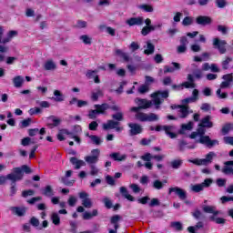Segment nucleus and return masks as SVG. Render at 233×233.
Returning <instances> with one entry per match:
<instances>
[{"label": "nucleus", "instance_id": "62", "mask_svg": "<svg viewBox=\"0 0 233 233\" xmlns=\"http://www.w3.org/2000/svg\"><path fill=\"white\" fill-rule=\"evenodd\" d=\"M37 134H39V128L28 129V135L30 137H34L35 136H37Z\"/></svg>", "mask_w": 233, "mask_h": 233}, {"label": "nucleus", "instance_id": "41", "mask_svg": "<svg viewBox=\"0 0 233 233\" xmlns=\"http://www.w3.org/2000/svg\"><path fill=\"white\" fill-rule=\"evenodd\" d=\"M170 227L177 232H181V230H183V224L179 221L171 222Z\"/></svg>", "mask_w": 233, "mask_h": 233}, {"label": "nucleus", "instance_id": "36", "mask_svg": "<svg viewBox=\"0 0 233 233\" xmlns=\"http://www.w3.org/2000/svg\"><path fill=\"white\" fill-rule=\"evenodd\" d=\"M65 134H66L67 136H72V133H70L69 131H67V129H60L56 137L58 141H65Z\"/></svg>", "mask_w": 233, "mask_h": 233}, {"label": "nucleus", "instance_id": "27", "mask_svg": "<svg viewBox=\"0 0 233 233\" xmlns=\"http://www.w3.org/2000/svg\"><path fill=\"white\" fill-rule=\"evenodd\" d=\"M94 107L96 108L97 114H105V112L110 108V106L106 103H104L102 105H95Z\"/></svg>", "mask_w": 233, "mask_h": 233}, {"label": "nucleus", "instance_id": "11", "mask_svg": "<svg viewBox=\"0 0 233 233\" xmlns=\"http://www.w3.org/2000/svg\"><path fill=\"white\" fill-rule=\"evenodd\" d=\"M121 219H123V217L120 215H114L110 218V224L114 226V229L109 228V233H117V229L119 228V221H121Z\"/></svg>", "mask_w": 233, "mask_h": 233}, {"label": "nucleus", "instance_id": "13", "mask_svg": "<svg viewBox=\"0 0 233 233\" xmlns=\"http://www.w3.org/2000/svg\"><path fill=\"white\" fill-rule=\"evenodd\" d=\"M144 23L146 25L141 30V34L144 36L148 35L150 32H154L156 30V26L152 25V20H150V18H147L146 20H144Z\"/></svg>", "mask_w": 233, "mask_h": 233}, {"label": "nucleus", "instance_id": "14", "mask_svg": "<svg viewBox=\"0 0 233 233\" xmlns=\"http://www.w3.org/2000/svg\"><path fill=\"white\" fill-rule=\"evenodd\" d=\"M128 127L130 128L129 130L130 136H137V134H141L143 132V127L139 124L129 123Z\"/></svg>", "mask_w": 233, "mask_h": 233}, {"label": "nucleus", "instance_id": "46", "mask_svg": "<svg viewBox=\"0 0 233 233\" xmlns=\"http://www.w3.org/2000/svg\"><path fill=\"white\" fill-rule=\"evenodd\" d=\"M209 219L211 221H215V223H217L218 225H225V223H227V219L221 218H216L214 216L210 217Z\"/></svg>", "mask_w": 233, "mask_h": 233}, {"label": "nucleus", "instance_id": "1", "mask_svg": "<svg viewBox=\"0 0 233 233\" xmlns=\"http://www.w3.org/2000/svg\"><path fill=\"white\" fill-rule=\"evenodd\" d=\"M168 90L157 91L151 94L153 101L143 98H136L135 103L137 105L140 110H147V108H150L153 104L155 105V108L157 110H159L160 105L163 104V102L168 97Z\"/></svg>", "mask_w": 233, "mask_h": 233}, {"label": "nucleus", "instance_id": "49", "mask_svg": "<svg viewBox=\"0 0 233 233\" xmlns=\"http://www.w3.org/2000/svg\"><path fill=\"white\" fill-rule=\"evenodd\" d=\"M148 90H150V86L147 84L140 86L138 88L139 94H147V92H148Z\"/></svg>", "mask_w": 233, "mask_h": 233}, {"label": "nucleus", "instance_id": "58", "mask_svg": "<svg viewBox=\"0 0 233 233\" xmlns=\"http://www.w3.org/2000/svg\"><path fill=\"white\" fill-rule=\"evenodd\" d=\"M97 115H99L96 111V109H91L88 113L89 119H96L97 117Z\"/></svg>", "mask_w": 233, "mask_h": 233}, {"label": "nucleus", "instance_id": "8", "mask_svg": "<svg viewBox=\"0 0 233 233\" xmlns=\"http://www.w3.org/2000/svg\"><path fill=\"white\" fill-rule=\"evenodd\" d=\"M9 210H11L14 216H17V218H24V216H26V210H28V208L25 206H15L10 207Z\"/></svg>", "mask_w": 233, "mask_h": 233}, {"label": "nucleus", "instance_id": "12", "mask_svg": "<svg viewBox=\"0 0 233 233\" xmlns=\"http://www.w3.org/2000/svg\"><path fill=\"white\" fill-rule=\"evenodd\" d=\"M172 192H175L176 195L181 199L182 201H185L187 199V191L179 187H169L168 188V194H172Z\"/></svg>", "mask_w": 233, "mask_h": 233}, {"label": "nucleus", "instance_id": "64", "mask_svg": "<svg viewBox=\"0 0 233 233\" xmlns=\"http://www.w3.org/2000/svg\"><path fill=\"white\" fill-rule=\"evenodd\" d=\"M224 142L226 145H232L233 146V137H225Z\"/></svg>", "mask_w": 233, "mask_h": 233}, {"label": "nucleus", "instance_id": "45", "mask_svg": "<svg viewBox=\"0 0 233 233\" xmlns=\"http://www.w3.org/2000/svg\"><path fill=\"white\" fill-rule=\"evenodd\" d=\"M138 8L140 10H143L144 12H154V6H152L151 5H147V4H144V5H138Z\"/></svg>", "mask_w": 233, "mask_h": 233}, {"label": "nucleus", "instance_id": "6", "mask_svg": "<svg viewBox=\"0 0 233 233\" xmlns=\"http://www.w3.org/2000/svg\"><path fill=\"white\" fill-rule=\"evenodd\" d=\"M213 46L218 50L219 54H227V41L219 38H214Z\"/></svg>", "mask_w": 233, "mask_h": 233}, {"label": "nucleus", "instance_id": "32", "mask_svg": "<svg viewBox=\"0 0 233 233\" xmlns=\"http://www.w3.org/2000/svg\"><path fill=\"white\" fill-rule=\"evenodd\" d=\"M42 194L46 198H52V196H54V189L52 188V186H46L45 188L42 189Z\"/></svg>", "mask_w": 233, "mask_h": 233}, {"label": "nucleus", "instance_id": "53", "mask_svg": "<svg viewBox=\"0 0 233 233\" xmlns=\"http://www.w3.org/2000/svg\"><path fill=\"white\" fill-rule=\"evenodd\" d=\"M182 90L184 88H196V83H191V82H184L181 84Z\"/></svg>", "mask_w": 233, "mask_h": 233}, {"label": "nucleus", "instance_id": "22", "mask_svg": "<svg viewBox=\"0 0 233 233\" xmlns=\"http://www.w3.org/2000/svg\"><path fill=\"white\" fill-rule=\"evenodd\" d=\"M13 84L15 88H21L25 85V77L22 76H16L13 78Z\"/></svg>", "mask_w": 233, "mask_h": 233}, {"label": "nucleus", "instance_id": "39", "mask_svg": "<svg viewBox=\"0 0 233 233\" xmlns=\"http://www.w3.org/2000/svg\"><path fill=\"white\" fill-rule=\"evenodd\" d=\"M51 221L56 227H59V225H61V218H59V214L52 213V215H51Z\"/></svg>", "mask_w": 233, "mask_h": 233}, {"label": "nucleus", "instance_id": "21", "mask_svg": "<svg viewBox=\"0 0 233 233\" xmlns=\"http://www.w3.org/2000/svg\"><path fill=\"white\" fill-rule=\"evenodd\" d=\"M103 90L101 89V87H97L91 92V100L98 101L99 97H103Z\"/></svg>", "mask_w": 233, "mask_h": 233}, {"label": "nucleus", "instance_id": "9", "mask_svg": "<svg viewBox=\"0 0 233 233\" xmlns=\"http://www.w3.org/2000/svg\"><path fill=\"white\" fill-rule=\"evenodd\" d=\"M78 196L82 199V205L85 208H92L94 207V202H92V198H88V193L82 191Z\"/></svg>", "mask_w": 233, "mask_h": 233}, {"label": "nucleus", "instance_id": "24", "mask_svg": "<svg viewBox=\"0 0 233 233\" xmlns=\"http://www.w3.org/2000/svg\"><path fill=\"white\" fill-rule=\"evenodd\" d=\"M115 56H116L117 57H121L122 59H124V61H126V63H128V61H131V58L128 56V54L124 52L121 49H116Z\"/></svg>", "mask_w": 233, "mask_h": 233}, {"label": "nucleus", "instance_id": "33", "mask_svg": "<svg viewBox=\"0 0 233 233\" xmlns=\"http://www.w3.org/2000/svg\"><path fill=\"white\" fill-rule=\"evenodd\" d=\"M49 121H52L53 124H48V127H59L61 125V118L56 116H50L47 117Z\"/></svg>", "mask_w": 233, "mask_h": 233}, {"label": "nucleus", "instance_id": "35", "mask_svg": "<svg viewBox=\"0 0 233 233\" xmlns=\"http://www.w3.org/2000/svg\"><path fill=\"white\" fill-rule=\"evenodd\" d=\"M178 108H180L179 110L180 117L182 119H185V117L188 116V106H186V105L178 106Z\"/></svg>", "mask_w": 233, "mask_h": 233}, {"label": "nucleus", "instance_id": "60", "mask_svg": "<svg viewBox=\"0 0 233 233\" xmlns=\"http://www.w3.org/2000/svg\"><path fill=\"white\" fill-rule=\"evenodd\" d=\"M90 169H91L90 174L92 176H97L99 174V168H97V167L91 165Z\"/></svg>", "mask_w": 233, "mask_h": 233}, {"label": "nucleus", "instance_id": "43", "mask_svg": "<svg viewBox=\"0 0 233 233\" xmlns=\"http://www.w3.org/2000/svg\"><path fill=\"white\" fill-rule=\"evenodd\" d=\"M183 26H190V25H194V17L191 16H186L182 20Z\"/></svg>", "mask_w": 233, "mask_h": 233}, {"label": "nucleus", "instance_id": "3", "mask_svg": "<svg viewBox=\"0 0 233 233\" xmlns=\"http://www.w3.org/2000/svg\"><path fill=\"white\" fill-rule=\"evenodd\" d=\"M205 127H199L198 128L197 134H198L200 137L198 143H201V145H206L208 148H212L213 147H216V145H219V141L218 139H210L209 136H205Z\"/></svg>", "mask_w": 233, "mask_h": 233}, {"label": "nucleus", "instance_id": "54", "mask_svg": "<svg viewBox=\"0 0 233 233\" xmlns=\"http://www.w3.org/2000/svg\"><path fill=\"white\" fill-rule=\"evenodd\" d=\"M103 203L105 204V207L106 208H112V207H113L112 200H110V198H108L106 197H105L103 198Z\"/></svg>", "mask_w": 233, "mask_h": 233}, {"label": "nucleus", "instance_id": "26", "mask_svg": "<svg viewBox=\"0 0 233 233\" xmlns=\"http://www.w3.org/2000/svg\"><path fill=\"white\" fill-rule=\"evenodd\" d=\"M70 163H72V165H75V168L76 170H79V168H81V167H85L86 165V163H85V161L79 160L74 157L70 158Z\"/></svg>", "mask_w": 233, "mask_h": 233}, {"label": "nucleus", "instance_id": "55", "mask_svg": "<svg viewBox=\"0 0 233 233\" xmlns=\"http://www.w3.org/2000/svg\"><path fill=\"white\" fill-rule=\"evenodd\" d=\"M129 187L132 189L134 194H139L141 192V187L137 184H131Z\"/></svg>", "mask_w": 233, "mask_h": 233}, {"label": "nucleus", "instance_id": "20", "mask_svg": "<svg viewBox=\"0 0 233 233\" xmlns=\"http://www.w3.org/2000/svg\"><path fill=\"white\" fill-rule=\"evenodd\" d=\"M210 119H212V116H206L204 118L201 119V123L198 125V127H204L205 128H212V127H214V123H212Z\"/></svg>", "mask_w": 233, "mask_h": 233}, {"label": "nucleus", "instance_id": "30", "mask_svg": "<svg viewBox=\"0 0 233 233\" xmlns=\"http://www.w3.org/2000/svg\"><path fill=\"white\" fill-rule=\"evenodd\" d=\"M155 50H156V46L152 44V42L147 41V49L144 51V54H146V56H152Z\"/></svg>", "mask_w": 233, "mask_h": 233}, {"label": "nucleus", "instance_id": "51", "mask_svg": "<svg viewBox=\"0 0 233 233\" xmlns=\"http://www.w3.org/2000/svg\"><path fill=\"white\" fill-rule=\"evenodd\" d=\"M163 187H164V184L160 180H155L153 182V187H155L156 190H161V188H163Z\"/></svg>", "mask_w": 233, "mask_h": 233}, {"label": "nucleus", "instance_id": "48", "mask_svg": "<svg viewBox=\"0 0 233 233\" xmlns=\"http://www.w3.org/2000/svg\"><path fill=\"white\" fill-rule=\"evenodd\" d=\"M158 120H159V116L154 113L147 114V121L152 122V121H158Z\"/></svg>", "mask_w": 233, "mask_h": 233}, {"label": "nucleus", "instance_id": "40", "mask_svg": "<svg viewBox=\"0 0 233 233\" xmlns=\"http://www.w3.org/2000/svg\"><path fill=\"white\" fill-rule=\"evenodd\" d=\"M89 139L91 140L93 145L99 146V145H101L103 143V140L101 139V137H97L96 135L89 136Z\"/></svg>", "mask_w": 233, "mask_h": 233}, {"label": "nucleus", "instance_id": "10", "mask_svg": "<svg viewBox=\"0 0 233 233\" xmlns=\"http://www.w3.org/2000/svg\"><path fill=\"white\" fill-rule=\"evenodd\" d=\"M110 110H113L114 112H116V114H113L111 116L112 119H115V121H117L119 123L120 121H123L125 119V116L123 113L121 112V107L117 105L111 106Z\"/></svg>", "mask_w": 233, "mask_h": 233}, {"label": "nucleus", "instance_id": "2", "mask_svg": "<svg viewBox=\"0 0 233 233\" xmlns=\"http://www.w3.org/2000/svg\"><path fill=\"white\" fill-rule=\"evenodd\" d=\"M25 174L21 171L19 167H14L12 173L6 176H0V185H5L6 181H11L12 183H16V181H21Z\"/></svg>", "mask_w": 233, "mask_h": 233}, {"label": "nucleus", "instance_id": "37", "mask_svg": "<svg viewBox=\"0 0 233 233\" xmlns=\"http://www.w3.org/2000/svg\"><path fill=\"white\" fill-rule=\"evenodd\" d=\"M44 68L45 70H56V68H57V66H56L54 60H47L45 63Z\"/></svg>", "mask_w": 233, "mask_h": 233}, {"label": "nucleus", "instance_id": "59", "mask_svg": "<svg viewBox=\"0 0 233 233\" xmlns=\"http://www.w3.org/2000/svg\"><path fill=\"white\" fill-rule=\"evenodd\" d=\"M22 174H23V171L25 173V174H32V168H30L28 166L26 165H23L21 167H19Z\"/></svg>", "mask_w": 233, "mask_h": 233}, {"label": "nucleus", "instance_id": "23", "mask_svg": "<svg viewBox=\"0 0 233 233\" xmlns=\"http://www.w3.org/2000/svg\"><path fill=\"white\" fill-rule=\"evenodd\" d=\"M223 174H233V160L224 162Z\"/></svg>", "mask_w": 233, "mask_h": 233}, {"label": "nucleus", "instance_id": "25", "mask_svg": "<svg viewBox=\"0 0 233 233\" xmlns=\"http://www.w3.org/2000/svg\"><path fill=\"white\" fill-rule=\"evenodd\" d=\"M120 194L125 199H127V201H136V198L128 193V189L125 187H120Z\"/></svg>", "mask_w": 233, "mask_h": 233}, {"label": "nucleus", "instance_id": "52", "mask_svg": "<svg viewBox=\"0 0 233 233\" xmlns=\"http://www.w3.org/2000/svg\"><path fill=\"white\" fill-rule=\"evenodd\" d=\"M67 203L69 205V207H76V203H77V198L74 197V196H70Z\"/></svg>", "mask_w": 233, "mask_h": 233}, {"label": "nucleus", "instance_id": "15", "mask_svg": "<svg viewBox=\"0 0 233 233\" xmlns=\"http://www.w3.org/2000/svg\"><path fill=\"white\" fill-rule=\"evenodd\" d=\"M143 23H145V18H143L142 16L132 17L127 20V25H128L129 26H141Z\"/></svg>", "mask_w": 233, "mask_h": 233}, {"label": "nucleus", "instance_id": "42", "mask_svg": "<svg viewBox=\"0 0 233 233\" xmlns=\"http://www.w3.org/2000/svg\"><path fill=\"white\" fill-rule=\"evenodd\" d=\"M136 119H137V121H142V122H146L147 121V113H143V112H137L135 115Z\"/></svg>", "mask_w": 233, "mask_h": 233}, {"label": "nucleus", "instance_id": "16", "mask_svg": "<svg viewBox=\"0 0 233 233\" xmlns=\"http://www.w3.org/2000/svg\"><path fill=\"white\" fill-rule=\"evenodd\" d=\"M198 99H199V90L194 89L192 92V96L183 99L182 104L185 105L188 103H196Z\"/></svg>", "mask_w": 233, "mask_h": 233}, {"label": "nucleus", "instance_id": "5", "mask_svg": "<svg viewBox=\"0 0 233 233\" xmlns=\"http://www.w3.org/2000/svg\"><path fill=\"white\" fill-rule=\"evenodd\" d=\"M213 183L212 178H206L204 182L191 186L192 192H202L205 188H208Z\"/></svg>", "mask_w": 233, "mask_h": 233}, {"label": "nucleus", "instance_id": "7", "mask_svg": "<svg viewBox=\"0 0 233 233\" xmlns=\"http://www.w3.org/2000/svg\"><path fill=\"white\" fill-rule=\"evenodd\" d=\"M91 156L85 157V161L88 163V165H96L97 161H99V156L101 151L99 149H93L91 151Z\"/></svg>", "mask_w": 233, "mask_h": 233}, {"label": "nucleus", "instance_id": "56", "mask_svg": "<svg viewBox=\"0 0 233 233\" xmlns=\"http://www.w3.org/2000/svg\"><path fill=\"white\" fill-rule=\"evenodd\" d=\"M35 194V191H34V189L24 190L22 192V197L28 198V196H34Z\"/></svg>", "mask_w": 233, "mask_h": 233}, {"label": "nucleus", "instance_id": "57", "mask_svg": "<svg viewBox=\"0 0 233 233\" xmlns=\"http://www.w3.org/2000/svg\"><path fill=\"white\" fill-rule=\"evenodd\" d=\"M61 181L64 183V185H66V187H72L75 183L74 180H68L66 177H62Z\"/></svg>", "mask_w": 233, "mask_h": 233}, {"label": "nucleus", "instance_id": "63", "mask_svg": "<svg viewBox=\"0 0 233 233\" xmlns=\"http://www.w3.org/2000/svg\"><path fill=\"white\" fill-rule=\"evenodd\" d=\"M222 79H225L226 81H228V83H232L233 81L232 74L224 75L222 76Z\"/></svg>", "mask_w": 233, "mask_h": 233}, {"label": "nucleus", "instance_id": "47", "mask_svg": "<svg viewBox=\"0 0 233 233\" xmlns=\"http://www.w3.org/2000/svg\"><path fill=\"white\" fill-rule=\"evenodd\" d=\"M81 41H83V43L85 45H92V38L90 36H88L87 35H83L80 36Z\"/></svg>", "mask_w": 233, "mask_h": 233}, {"label": "nucleus", "instance_id": "18", "mask_svg": "<svg viewBox=\"0 0 233 233\" xmlns=\"http://www.w3.org/2000/svg\"><path fill=\"white\" fill-rule=\"evenodd\" d=\"M163 130L167 134V136H169L171 139H176L177 137V135L174 133V130H176V127L174 126H163Z\"/></svg>", "mask_w": 233, "mask_h": 233}, {"label": "nucleus", "instance_id": "34", "mask_svg": "<svg viewBox=\"0 0 233 233\" xmlns=\"http://www.w3.org/2000/svg\"><path fill=\"white\" fill-rule=\"evenodd\" d=\"M203 210L207 214H214V216H218V214H219V211L216 210V207L214 206H204Z\"/></svg>", "mask_w": 233, "mask_h": 233}, {"label": "nucleus", "instance_id": "38", "mask_svg": "<svg viewBox=\"0 0 233 233\" xmlns=\"http://www.w3.org/2000/svg\"><path fill=\"white\" fill-rule=\"evenodd\" d=\"M194 128V122L190 121L187 124L181 125L180 134H185L186 130H192Z\"/></svg>", "mask_w": 233, "mask_h": 233}, {"label": "nucleus", "instance_id": "44", "mask_svg": "<svg viewBox=\"0 0 233 233\" xmlns=\"http://www.w3.org/2000/svg\"><path fill=\"white\" fill-rule=\"evenodd\" d=\"M181 165H183V160L181 159H176V160H172L170 162V166L175 169L177 170V168H179L181 167Z\"/></svg>", "mask_w": 233, "mask_h": 233}, {"label": "nucleus", "instance_id": "61", "mask_svg": "<svg viewBox=\"0 0 233 233\" xmlns=\"http://www.w3.org/2000/svg\"><path fill=\"white\" fill-rule=\"evenodd\" d=\"M145 85H147V86H150V85H152V83H154L156 80L154 79V77L150 76H145Z\"/></svg>", "mask_w": 233, "mask_h": 233}, {"label": "nucleus", "instance_id": "17", "mask_svg": "<svg viewBox=\"0 0 233 233\" xmlns=\"http://www.w3.org/2000/svg\"><path fill=\"white\" fill-rule=\"evenodd\" d=\"M197 25H201L202 26H207L212 23V18L209 16L199 15L196 18Z\"/></svg>", "mask_w": 233, "mask_h": 233}, {"label": "nucleus", "instance_id": "19", "mask_svg": "<svg viewBox=\"0 0 233 233\" xmlns=\"http://www.w3.org/2000/svg\"><path fill=\"white\" fill-rule=\"evenodd\" d=\"M116 127H119V122L116 120H107L106 123L102 125L103 130H114Z\"/></svg>", "mask_w": 233, "mask_h": 233}, {"label": "nucleus", "instance_id": "4", "mask_svg": "<svg viewBox=\"0 0 233 233\" xmlns=\"http://www.w3.org/2000/svg\"><path fill=\"white\" fill-rule=\"evenodd\" d=\"M216 156V153L211 151L206 155L205 158L189 159L188 162L193 163V165H197V167H208V165H210V163H212Z\"/></svg>", "mask_w": 233, "mask_h": 233}, {"label": "nucleus", "instance_id": "28", "mask_svg": "<svg viewBox=\"0 0 233 233\" xmlns=\"http://www.w3.org/2000/svg\"><path fill=\"white\" fill-rule=\"evenodd\" d=\"M98 215H99V212L97 211V209H93L91 213L88 211H86L83 214V219L85 220L92 219V218H96Z\"/></svg>", "mask_w": 233, "mask_h": 233}, {"label": "nucleus", "instance_id": "29", "mask_svg": "<svg viewBox=\"0 0 233 233\" xmlns=\"http://www.w3.org/2000/svg\"><path fill=\"white\" fill-rule=\"evenodd\" d=\"M109 157L111 159H114V161H125V159H127V155H122L119 152L112 153Z\"/></svg>", "mask_w": 233, "mask_h": 233}, {"label": "nucleus", "instance_id": "31", "mask_svg": "<svg viewBox=\"0 0 233 233\" xmlns=\"http://www.w3.org/2000/svg\"><path fill=\"white\" fill-rule=\"evenodd\" d=\"M54 96H55V97H53L52 99H54V101H56V103H61V102L65 101V95H63V93H61V91L55 90Z\"/></svg>", "mask_w": 233, "mask_h": 233}, {"label": "nucleus", "instance_id": "50", "mask_svg": "<svg viewBox=\"0 0 233 233\" xmlns=\"http://www.w3.org/2000/svg\"><path fill=\"white\" fill-rule=\"evenodd\" d=\"M30 143H35V142H32V138L29 137H24L22 140H21V145L23 147H28V145H30Z\"/></svg>", "mask_w": 233, "mask_h": 233}]
</instances>
